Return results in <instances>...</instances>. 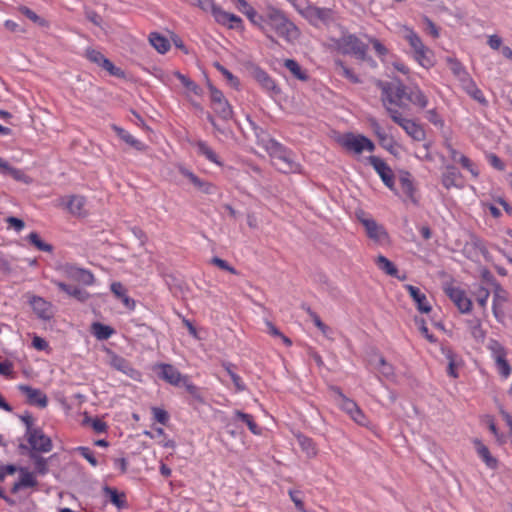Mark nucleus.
Masks as SVG:
<instances>
[{
  "label": "nucleus",
  "mask_w": 512,
  "mask_h": 512,
  "mask_svg": "<svg viewBox=\"0 0 512 512\" xmlns=\"http://www.w3.org/2000/svg\"><path fill=\"white\" fill-rule=\"evenodd\" d=\"M377 88L381 91V102L391 119L404 129V131L416 141L425 139L424 129L410 119L402 117L396 107H404L403 97L405 85L399 79L392 81L376 80Z\"/></svg>",
  "instance_id": "obj_1"
},
{
  "label": "nucleus",
  "mask_w": 512,
  "mask_h": 512,
  "mask_svg": "<svg viewBox=\"0 0 512 512\" xmlns=\"http://www.w3.org/2000/svg\"><path fill=\"white\" fill-rule=\"evenodd\" d=\"M267 38L275 42L273 34L289 44H294L301 35L300 29L285 15L273 6L265 8V22L261 30Z\"/></svg>",
  "instance_id": "obj_2"
},
{
  "label": "nucleus",
  "mask_w": 512,
  "mask_h": 512,
  "mask_svg": "<svg viewBox=\"0 0 512 512\" xmlns=\"http://www.w3.org/2000/svg\"><path fill=\"white\" fill-rule=\"evenodd\" d=\"M332 42L334 48L343 55H353L363 61L368 58V46L354 34L342 32V35Z\"/></svg>",
  "instance_id": "obj_3"
},
{
  "label": "nucleus",
  "mask_w": 512,
  "mask_h": 512,
  "mask_svg": "<svg viewBox=\"0 0 512 512\" xmlns=\"http://www.w3.org/2000/svg\"><path fill=\"white\" fill-rule=\"evenodd\" d=\"M337 142L347 152L356 155L361 154L365 150L369 152L375 150V144L369 138L361 134L345 133L338 137Z\"/></svg>",
  "instance_id": "obj_4"
},
{
  "label": "nucleus",
  "mask_w": 512,
  "mask_h": 512,
  "mask_svg": "<svg viewBox=\"0 0 512 512\" xmlns=\"http://www.w3.org/2000/svg\"><path fill=\"white\" fill-rule=\"evenodd\" d=\"M299 12L315 27H319L320 25L329 26L336 20V13L330 8L308 5L299 10Z\"/></svg>",
  "instance_id": "obj_5"
},
{
  "label": "nucleus",
  "mask_w": 512,
  "mask_h": 512,
  "mask_svg": "<svg viewBox=\"0 0 512 512\" xmlns=\"http://www.w3.org/2000/svg\"><path fill=\"white\" fill-rule=\"evenodd\" d=\"M357 219L364 226L367 236L377 244L388 242V233L385 228L363 211L357 213Z\"/></svg>",
  "instance_id": "obj_6"
},
{
  "label": "nucleus",
  "mask_w": 512,
  "mask_h": 512,
  "mask_svg": "<svg viewBox=\"0 0 512 512\" xmlns=\"http://www.w3.org/2000/svg\"><path fill=\"white\" fill-rule=\"evenodd\" d=\"M487 348L492 354L493 359L495 360L496 366L498 368L499 373L507 378L511 373V367L506 360L507 351L504 346L499 343L497 340L490 339L487 345Z\"/></svg>",
  "instance_id": "obj_7"
},
{
  "label": "nucleus",
  "mask_w": 512,
  "mask_h": 512,
  "mask_svg": "<svg viewBox=\"0 0 512 512\" xmlns=\"http://www.w3.org/2000/svg\"><path fill=\"white\" fill-rule=\"evenodd\" d=\"M252 78L261 86V88L271 96H276L281 93L280 87L276 84L274 79L261 67L253 65L250 68Z\"/></svg>",
  "instance_id": "obj_8"
},
{
  "label": "nucleus",
  "mask_w": 512,
  "mask_h": 512,
  "mask_svg": "<svg viewBox=\"0 0 512 512\" xmlns=\"http://www.w3.org/2000/svg\"><path fill=\"white\" fill-rule=\"evenodd\" d=\"M212 109L223 120H229L233 111L229 102L225 99L223 93L212 85H209Z\"/></svg>",
  "instance_id": "obj_9"
},
{
  "label": "nucleus",
  "mask_w": 512,
  "mask_h": 512,
  "mask_svg": "<svg viewBox=\"0 0 512 512\" xmlns=\"http://www.w3.org/2000/svg\"><path fill=\"white\" fill-rule=\"evenodd\" d=\"M273 165L283 173H294L299 170V165L290 157L289 153L277 145L272 154Z\"/></svg>",
  "instance_id": "obj_10"
},
{
  "label": "nucleus",
  "mask_w": 512,
  "mask_h": 512,
  "mask_svg": "<svg viewBox=\"0 0 512 512\" xmlns=\"http://www.w3.org/2000/svg\"><path fill=\"white\" fill-rule=\"evenodd\" d=\"M27 441L31 446V452H43L47 453L52 450V441L51 439L44 434V432L36 428L32 430L28 435H26Z\"/></svg>",
  "instance_id": "obj_11"
},
{
  "label": "nucleus",
  "mask_w": 512,
  "mask_h": 512,
  "mask_svg": "<svg viewBox=\"0 0 512 512\" xmlns=\"http://www.w3.org/2000/svg\"><path fill=\"white\" fill-rule=\"evenodd\" d=\"M368 162L378 173L383 183L389 189L394 190V173L387 163L377 156H369Z\"/></svg>",
  "instance_id": "obj_12"
},
{
  "label": "nucleus",
  "mask_w": 512,
  "mask_h": 512,
  "mask_svg": "<svg viewBox=\"0 0 512 512\" xmlns=\"http://www.w3.org/2000/svg\"><path fill=\"white\" fill-rule=\"evenodd\" d=\"M62 272L67 279L83 285H91L94 282V276L89 270L79 268L74 265H64L62 267Z\"/></svg>",
  "instance_id": "obj_13"
},
{
  "label": "nucleus",
  "mask_w": 512,
  "mask_h": 512,
  "mask_svg": "<svg viewBox=\"0 0 512 512\" xmlns=\"http://www.w3.org/2000/svg\"><path fill=\"white\" fill-rule=\"evenodd\" d=\"M209 12L213 15L216 22L222 25H227L231 29L240 27L242 23V20L239 16L222 10L215 3Z\"/></svg>",
  "instance_id": "obj_14"
},
{
  "label": "nucleus",
  "mask_w": 512,
  "mask_h": 512,
  "mask_svg": "<svg viewBox=\"0 0 512 512\" xmlns=\"http://www.w3.org/2000/svg\"><path fill=\"white\" fill-rule=\"evenodd\" d=\"M445 292L462 313H468L471 310L472 302L463 290L448 286L445 288Z\"/></svg>",
  "instance_id": "obj_15"
},
{
  "label": "nucleus",
  "mask_w": 512,
  "mask_h": 512,
  "mask_svg": "<svg viewBox=\"0 0 512 512\" xmlns=\"http://www.w3.org/2000/svg\"><path fill=\"white\" fill-rule=\"evenodd\" d=\"M109 364L111 367L129 376L133 380L140 379V372L134 369L125 358L119 355L110 353Z\"/></svg>",
  "instance_id": "obj_16"
},
{
  "label": "nucleus",
  "mask_w": 512,
  "mask_h": 512,
  "mask_svg": "<svg viewBox=\"0 0 512 512\" xmlns=\"http://www.w3.org/2000/svg\"><path fill=\"white\" fill-rule=\"evenodd\" d=\"M18 389L26 396L27 403L30 405L45 408L48 404L47 396L37 388L21 384Z\"/></svg>",
  "instance_id": "obj_17"
},
{
  "label": "nucleus",
  "mask_w": 512,
  "mask_h": 512,
  "mask_svg": "<svg viewBox=\"0 0 512 512\" xmlns=\"http://www.w3.org/2000/svg\"><path fill=\"white\" fill-rule=\"evenodd\" d=\"M179 172L181 175L186 177L200 192L204 194H213L216 191V187L212 183L200 179L187 168L180 166Z\"/></svg>",
  "instance_id": "obj_18"
},
{
  "label": "nucleus",
  "mask_w": 512,
  "mask_h": 512,
  "mask_svg": "<svg viewBox=\"0 0 512 512\" xmlns=\"http://www.w3.org/2000/svg\"><path fill=\"white\" fill-rule=\"evenodd\" d=\"M159 368L161 370L160 377L169 384L180 386L182 383L186 382V377L182 376L174 366L170 364H160Z\"/></svg>",
  "instance_id": "obj_19"
},
{
  "label": "nucleus",
  "mask_w": 512,
  "mask_h": 512,
  "mask_svg": "<svg viewBox=\"0 0 512 512\" xmlns=\"http://www.w3.org/2000/svg\"><path fill=\"white\" fill-rule=\"evenodd\" d=\"M330 390L333 393L334 400L339 408L347 415L351 416V414H353V412L358 408L357 403L345 396L339 387L332 386Z\"/></svg>",
  "instance_id": "obj_20"
},
{
  "label": "nucleus",
  "mask_w": 512,
  "mask_h": 512,
  "mask_svg": "<svg viewBox=\"0 0 512 512\" xmlns=\"http://www.w3.org/2000/svg\"><path fill=\"white\" fill-rule=\"evenodd\" d=\"M461 173L458 169L453 165H448L445 167L442 176L441 183L446 189H450L452 187L460 188L461 183Z\"/></svg>",
  "instance_id": "obj_21"
},
{
  "label": "nucleus",
  "mask_w": 512,
  "mask_h": 512,
  "mask_svg": "<svg viewBox=\"0 0 512 512\" xmlns=\"http://www.w3.org/2000/svg\"><path fill=\"white\" fill-rule=\"evenodd\" d=\"M405 289L408 291L411 298L416 303L417 309L421 313H429L431 311V306L427 301V297L424 293L420 291L419 288L407 284L405 285Z\"/></svg>",
  "instance_id": "obj_22"
},
{
  "label": "nucleus",
  "mask_w": 512,
  "mask_h": 512,
  "mask_svg": "<svg viewBox=\"0 0 512 512\" xmlns=\"http://www.w3.org/2000/svg\"><path fill=\"white\" fill-rule=\"evenodd\" d=\"M112 129L120 139H122L126 144H128L135 150L143 152L147 149V146L143 142L136 139L133 135H131L128 131L124 130L123 128L117 125H112Z\"/></svg>",
  "instance_id": "obj_23"
},
{
  "label": "nucleus",
  "mask_w": 512,
  "mask_h": 512,
  "mask_svg": "<svg viewBox=\"0 0 512 512\" xmlns=\"http://www.w3.org/2000/svg\"><path fill=\"white\" fill-rule=\"evenodd\" d=\"M38 481L36 480L34 473L27 471L26 469H20V478L19 481L14 483L11 488L12 493H17L22 488H32L36 487Z\"/></svg>",
  "instance_id": "obj_24"
},
{
  "label": "nucleus",
  "mask_w": 512,
  "mask_h": 512,
  "mask_svg": "<svg viewBox=\"0 0 512 512\" xmlns=\"http://www.w3.org/2000/svg\"><path fill=\"white\" fill-rule=\"evenodd\" d=\"M404 99H407L409 102H411L412 104H414L422 109L428 105L427 96L423 93V91L418 86L411 87L409 92H407L405 90V95L403 97V100Z\"/></svg>",
  "instance_id": "obj_25"
},
{
  "label": "nucleus",
  "mask_w": 512,
  "mask_h": 512,
  "mask_svg": "<svg viewBox=\"0 0 512 512\" xmlns=\"http://www.w3.org/2000/svg\"><path fill=\"white\" fill-rule=\"evenodd\" d=\"M446 62L453 75L461 82V84L471 78L465 67L456 58L448 57Z\"/></svg>",
  "instance_id": "obj_26"
},
{
  "label": "nucleus",
  "mask_w": 512,
  "mask_h": 512,
  "mask_svg": "<svg viewBox=\"0 0 512 512\" xmlns=\"http://www.w3.org/2000/svg\"><path fill=\"white\" fill-rule=\"evenodd\" d=\"M403 39L410 45L413 53L425 47L419 35L411 28L404 26L401 31Z\"/></svg>",
  "instance_id": "obj_27"
},
{
  "label": "nucleus",
  "mask_w": 512,
  "mask_h": 512,
  "mask_svg": "<svg viewBox=\"0 0 512 512\" xmlns=\"http://www.w3.org/2000/svg\"><path fill=\"white\" fill-rule=\"evenodd\" d=\"M85 206L86 199L80 195L70 196L67 203L69 212L75 216H84L86 214Z\"/></svg>",
  "instance_id": "obj_28"
},
{
  "label": "nucleus",
  "mask_w": 512,
  "mask_h": 512,
  "mask_svg": "<svg viewBox=\"0 0 512 512\" xmlns=\"http://www.w3.org/2000/svg\"><path fill=\"white\" fill-rule=\"evenodd\" d=\"M53 283L61 289L63 292L68 294L69 296L74 297L75 299L84 302L89 298V293L83 289H80L75 286L67 285L60 281H53Z\"/></svg>",
  "instance_id": "obj_29"
},
{
  "label": "nucleus",
  "mask_w": 512,
  "mask_h": 512,
  "mask_svg": "<svg viewBox=\"0 0 512 512\" xmlns=\"http://www.w3.org/2000/svg\"><path fill=\"white\" fill-rule=\"evenodd\" d=\"M296 438L300 448L308 458L316 457V455L318 454V449L311 438L301 433L296 434Z\"/></svg>",
  "instance_id": "obj_30"
},
{
  "label": "nucleus",
  "mask_w": 512,
  "mask_h": 512,
  "mask_svg": "<svg viewBox=\"0 0 512 512\" xmlns=\"http://www.w3.org/2000/svg\"><path fill=\"white\" fill-rule=\"evenodd\" d=\"M30 304L40 318L48 319L51 316V305L41 297L34 296Z\"/></svg>",
  "instance_id": "obj_31"
},
{
  "label": "nucleus",
  "mask_w": 512,
  "mask_h": 512,
  "mask_svg": "<svg viewBox=\"0 0 512 512\" xmlns=\"http://www.w3.org/2000/svg\"><path fill=\"white\" fill-rule=\"evenodd\" d=\"M414 54L415 60L424 68L429 69L434 65V53L428 47L417 50Z\"/></svg>",
  "instance_id": "obj_32"
},
{
  "label": "nucleus",
  "mask_w": 512,
  "mask_h": 512,
  "mask_svg": "<svg viewBox=\"0 0 512 512\" xmlns=\"http://www.w3.org/2000/svg\"><path fill=\"white\" fill-rule=\"evenodd\" d=\"M476 451L478 455L482 458V460L485 462V464L489 468H496L497 467V460L490 454V451L487 446H485L481 441L475 440L474 441Z\"/></svg>",
  "instance_id": "obj_33"
},
{
  "label": "nucleus",
  "mask_w": 512,
  "mask_h": 512,
  "mask_svg": "<svg viewBox=\"0 0 512 512\" xmlns=\"http://www.w3.org/2000/svg\"><path fill=\"white\" fill-rule=\"evenodd\" d=\"M149 42L161 54L166 53L170 49L169 40L157 32L150 33Z\"/></svg>",
  "instance_id": "obj_34"
},
{
  "label": "nucleus",
  "mask_w": 512,
  "mask_h": 512,
  "mask_svg": "<svg viewBox=\"0 0 512 512\" xmlns=\"http://www.w3.org/2000/svg\"><path fill=\"white\" fill-rule=\"evenodd\" d=\"M103 491L105 495L109 497L110 502L117 508L121 509L127 506L124 493H118L115 488H111L109 486H105Z\"/></svg>",
  "instance_id": "obj_35"
},
{
  "label": "nucleus",
  "mask_w": 512,
  "mask_h": 512,
  "mask_svg": "<svg viewBox=\"0 0 512 512\" xmlns=\"http://www.w3.org/2000/svg\"><path fill=\"white\" fill-rule=\"evenodd\" d=\"M375 264L385 274H387L389 276H392V277H398V269H397V267L393 264V262H391L385 256L379 255L375 259Z\"/></svg>",
  "instance_id": "obj_36"
},
{
  "label": "nucleus",
  "mask_w": 512,
  "mask_h": 512,
  "mask_svg": "<svg viewBox=\"0 0 512 512\" xmlns=\"http://www.w3.org/2000/svg\"><path fill=\"white\" fill-rule=\"evenodd\" d=\"M234 415L238 420L245 423L248 429L254 435H260L262 433L261 428H259L252 415L244 413L240 410H235Z\"/></svg>",
  "instance_id": "obj_37"
},
{
  "label": "nucleus",
  "mask_w": 512,
  "mask_h": 512,
  "mask_svg": "<svg viewBox=\"0 0 512 512\" xmlns=\"http://www.w3.org/2000/svg\"><path fill=\"white\" fill-rule=\"evenodd\" d=\"M91 332L98 340H106L112 336L114 330L110 326L94 322L91 326Z\"/></svg>",
  "instance_id": "obj_38"
},
{
  "label": "nucleus",
  "mask_w": 512,
  "mask_h": 512,
  "mask_svg": "<svg viewBox=\"0 0 512 512\" xmlns=\"http://www.w3.org/2000/svg\"><path fill=\"white\" fill-rule=\"evenodd\" d=\"M462 86L473 99L482 104L487 103L482 91L476 86L472 78L463 83Z\"/></svg>",
  "instance_id": "obj_39"
},
{
  "label": "nucleus",
  "mask_w": 512,
  "mask_h": 512,
  "mask_svg": "<svg viewBox=\"0 0 512 512\" xmlns=\"http://www.w3.org/2000/svg\"><path fill=\"white\" fill-rule=\"evenodd\" d=\"M284 66L291 72V74L295 78L301 81L308 80V74L302 69V67L298 64L297 61L293 59H286L284 61Z\"/></svg>",
  "instance_id": "obj_40"
},
{
  "label": "nucleus",
  "mask_w": 512,
  "mask_h": 512,
  "mask_svg": "<svg viewBox=\"0 0 512 512\" xmlns=\"http://www.w3.org/2000/svg\"><path fill=\"white\" fill-rule=\"evenodd\" d=\"M334 64L336 66V71L340 75H342L343 77H345L346 79H348L352 83H359L360 82L358 76L353 72L352 69L347 67L342 60L336 59L334 61Z\"/></svg>",
  "instance_id": "obj_41"
},
{
  "label": "nucleus",
  "mask_w": 512,
  "mask_h": 512,
  "mask_svg": "<svg viewBox=\"0 0 512 512\" xmlns=\"http://www.w3.org/2000/svg\"><path fill=\"white\" fill-rule=\"evenodd\" d=\"M243 14L250 20V22L262 30L264 22H265V10L262 14H259L252 6L248 9L243 10Z\"/></svg>",
  "instance_id": "obj_42"
},
{
  "label": "nucleus",
  "mask_w": 512,
  "mask_h": 512,
  "mask_svg": "<svg viewBox=\"0 0 512 512\" xmlns=\"http://www.w3.org/2000/svg\"><path fill=\"white\" fill-rule=\"evenodd\" d=\"M197 150L198 153L201 155H204L210 162H213L217 165H222V163L219 161L218 156L216 153L203 141H199L197 144Z\"/></svg>",
  "instance_id": "obj_43"
},
{
  "label": "nucleus",
  "mask_w": 512,
  "mask_h": 512,
  "mask_svg": "<svg viewBox=\"0 0 512 512\" xmlns=\"http://www.w3.org/2000/svg\"><path fill=\"white\" fill-rule=\"evenodd\" d=\"M372 124V127H373V130L375 132V134L377 135L379 141H380V144L385 147V148H389L390 146H392V143H393V140L392 138L383 131V129L381 128V126L375 121L373 120L371 122Z\"/></svg>",
  "instance_id": "obj_44"
},
{
  "label": "nucleus",
  "mask_w": 512,
  "mask_h": 512,
  "mask_svg": "<svg viewBox=\"0 0 512 512\" xmlns=\"http://www.w3.org/2000/svg\"><path fill=\"white\" fill-rule=\"evenodd\" d=\"M27 238H28L29 242L33 246H35L38 250L43 251V252H49V253L53 251V246L48 243H45L43 240H41L38 233L31 232Z\"/></svg>",
  "instance_id": "obj_45"
},
{
  "label": "nucleus",
  "mask_w": 512,
  "mask_h": 512,
  "mask_svg": "<svg viewBox=\"0 0 512 512\" xmlns=\"http://www.w3.org/2000/svg\"><path fill=\"white\" fill-rule=\"evenodd\" d=\"M30 458L34 461L36 473L39 475H46L48 473L47 459L39 456L35 452H30Z\"/></svg>",
  "instance_id": "obj_46"
},
{
  "label": "nucleus",
  "mask_w": 512,
  "mask_h": 512,
  "mask_svg": "<svg viewBox=\"0 0 512 512\" xmlns=\"http://www.w3.org/2000/svg\"><path fill=\"white\" fill-rule=\"evenodd\" d=\"M378 372L380 375H382L384 378L388 380L395 379L394 367L390 363H388L382 356L379 358Z\"/></svg>",
  "instance_id": "obj_47"
},
{
  "label": "nucleus",
  "mask_w": 512,
  "mask_h": 512,
  "mask_svg": "<svg viewBox=\"0 0 512 512\" xmlns=\"http://www.w3.org/2000/svg\"><path fill=\"white\" fill-rule=\"evenodd\" d=\"M399 182H400L402 192L407 197L412 198L414 195L415 189H414L413 181L411 180L410 174L405 173L404 175H402L399 179Z\"/></svg>",
  "instance_id": "obj_48"
},
{
  "label": "nucleus",
  "mask_w": 512,
  "mask_h": 512,
  "mask_svg": "<svg viewBox=\"0 0 512 512\" xmlns=\"http://www.w3.org/2000/svg\"><path fill=\"white\" fill-rule=\"evenodd\" d=\"M468 326L471 335L477 340H483L485 338V331L482 329L481 322L479 319H473L468 321Z\"/></svg>",
  "instance_id": "obj_49"
},
{
  "label": "nucleus",
  "mask_w": 512,
  "mask_h": 512,
  "mask_svg": "<svg viewBox=\"0 0 512 512\" xmlns=\"http://www.w3.org/2000/svg\"><path fill=\"white\" fill-rule=\"evenodd\" d=\"M19 10L23 15H25L28 19H30L34 23L38 24L39 26H42V27L48 26V22L45 19L38 16L34 11L29 9L28 7L23 6V7H20Z\"/></svg>",
  "instance_id": "obj_50"
},
{
  "label": "nucleus",
  "mask_w": 512,
  "mask_h": 512,
  "mask_svg": "<svg viewBox=\"0 0 512 512\" xmlns=\"http://www.w3.org/2000/svg\"><path fill=\"white\" fill-rule=\"evenodd\" d=\"M99 67L106 70L110 75L116 76V77H123L124 72L116 67L108 58H104Z\"/></svg>",
  "instance_id": "obj_51"
},
{
  "label": "nucleus",
  "mask_w": 512,
  "mask_h": 512,
  "mask_svg": "<svg viewBox=\"0 0 512 512\" xmlns=\"http://www.w3.org/2000/svg\"><path fill=\"white\" fill-rule=\"evenodd\" d=\"M445 356L448 360V374L451 376V377H454V378H457L458 377V374L456 372V367H457V356L455 355V353L451 350H447L445 352Z\"/></svg>",
  "instance_id": "obj_52"
},
{
  "label": "nucleus",
  "mask_w": 512,
  "mask_h": 512,
  "mask_svg": "<svg viewBox=\"0 0 512 512\" xmlns=\"http://www.w3.org/2000/svg\"><path fill=\"white\" fill-rule=\"evenodd\" d=\"M175 76L181 81V83L187 88V90L193 92L198 95L200 93L199 86L189 79L187 76L181 74L180 72H175Z\"/></svg>",
  "instance_id": "obj_53"
},
{
  "label": "nucleus",
  "mask_w": 512,
  "mask_h": 512,
  "mask_svg": "<svg viewBox=\"0 0 512 512\" xmlns=\"http://www.w3.org/2000/svg\"><path fill=\"white\" fill-rule=\"evenodd\" d=\"M215 68L222 73V75L226 78L228 83L233 86L237 87L239 85V80L237 77H235L229 70H227L224 66H222L220 63L214 64Z\"/></svg>",
  "instance_id": "obj_54"
},
{
  "label": "nucleus",
  "mask_w": 512,
  "mask_h": 512,
  "mask_svg": "<svg viewBox=\"0 0 512 512\" xmlns=\"http://www.w3.org/2000/svg\"><path fill=\"white\" fill-rule=\"evenodd\" d=\"M349 417L360 426L368 427L370 424L368 417L359 406Z\"/></svg>",
  "instance_id": "obj_55"
},
{
  "label": "nucleus",
  "mask_w": 512,
  "mask_h": 512,
  "mask_svg": "<svg viewBox=\"0 0 512 512\" xmlns=\"http://www.w3.org/2000/svg\"><path fill=\"white\" fill-rule=\"evenodd\" d=\"M266 326L267 332L270 335L281 338L284 344L287 346H290L292 344V341L288 337H286L273 323L267 321Z\"/></svg>",
  "instance_id": "obj_56"
},
{
  "label": "nucleus",
  "mask_w": 512,
  "mask_h": 512,
  "mask_svg": "<svg viewBox=\"0 0 512 512\" xmlns=\"http://www.w3.org/2000/svg\"><path fill=\"white\" fill-rule=\"evenodd\" d=\"M76 451L84 457L92 466H97L98 461L95 458L93 452L88 447L80 446L76 448Z\"/></svg>",
  "instance_id": "obj_57"
},
{
  "label": "nucleus",
  "mask_w": 512,
  "mask_h": 512,
  "mask_svg": "<svg viewBox=\"0 0 512 512\" xmlns=\"http://www.w3.org/2000/svg\"><path fill=\"white\" fill-rule=\"evenodd\" d=\"M211 263L217 266L219 269L225 270L231 274H238L237 270L234 267H232L227 261L219 257H213L211 259Z\"/></svg>",
  "instance_id": "obj_58"
},
{
  "label": "nucleus",
  "mask_w": 512,
  "mask_h": 512,
  "mask_svg": "<svg viewBox=\"0 0 512 512\" xmlns=\"http://www.w3.org/2000/svg\"><path fill=\"white\" fill-rule=\"evenodd\" d=\"M14 180L25 183V184H31L32 178L25 174V172L21 169L14 168L10 171V175Z\"/></svg>",
  "instance_id": "obj_59"
},
{
  "label": "nucleus",
  "mask_w": 512,
  "mask_h": 512,
  "mask_svg": "<svg viewBox=\"0 0 512 512\" xmlns=\"http://www.w3.org/2000/svg\"><path fill=\"white\" fill-rule=\"evenodd\" d=\"M368 41L371 43L373 49L379 57H383L388 54V49L378 39L368 37Z\"/></svg>",
  "instance_id": "obj_60"
},
{
  "label": "nucleus",
  "mask_w": 512,
  "mask_h": 512,
  "mask_svg": "<svg viewBox=\"0 0 512 512\" xmlns=\"http://www.w3.org/2000/svg\"><path fill=\"white\" fill-rule=\"evenodd\" d=\"M86 57L88 58L89 61H91L92 63H95L98 66L101 64V62L105 58V56L100 51L95 50V49H88L86 51Z\"/></svg>",
  "instance_id": "obj_61"
},
{
  "label": "nucleus",
  "mask_w": 512,
  "mask_h": 512,
  "mask_svg": "<svg viewBox=\"0 0 512 512\" xmlns=\"http://www.w3.org/2000/svg\"><path fill=\"white\" fill-rule=\"evenodd\" d=\"M458 163H460L463 168L467 169L474 177L478 176V170L474 167L471 160L465 155H460Z\"/></svg>",
  "instance_id": "obj_62"
},
{
  "label": "nucleus",
  "mask_w": 512,
  "mask_h": 512,
  "mask_svg": "<svg viewBox=\"0 0 512 512\" xmlns=\"http://www.w3.org/2000/svg\"><path fill=\"white\" fill-rule=\"evenodd\" d=\"M289 495H290V498L291 500L294 502L296 508L301 511V512H307L305 510V507H304V503L301 499V492L300 491H294V490H290L289 491Z\"/></svg>",
  "instance_id": "obj_63"
},
{
  "label": "nucleus",
  "mask_w": 512,
  "mask_h": 512,
  "mask_svg": "<svg viewBox=\"0 0 512 512\" xmlns=\"http://www.w3.org/2000/svg\"><path fill=\"white\" fill-rule=\"evenodd\" d=\"M152 412H153L154 418L157 422H159L163 425H165L168 422L169 416L165 410H163L161 408L154 407L152 409Z\"/></svg>",
  "instance_id": "obj_64"
}]
</instances>
